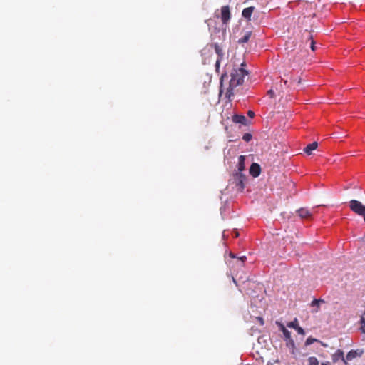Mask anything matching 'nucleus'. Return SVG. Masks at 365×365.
<instances>
[{"label": "nucleus", "mask_w": 365, "mask_h": 365, "mask_svg": "<svg viewBox=\"0 0 365 365\" xmlns=\"http://www.w3.org/2000/svg\"><path fill=\"white\" fill-rule=\"evenodd\" d=\"M299 326L298 320L295 318L293 321L287 324V327L289 328L296 329Z\"/></svg>", "instance_id": "a211bd4d"}, {"label": "nucleus", "mask_w": 365, "mask_h": 365, "mask_svg": "<svg viewBox=\"0 0 365 365\" xmlns=\"http://www.w3.org/2000/svg\"><path fill=\"white\" fill-rule=\"evenodd\" d=\"M321 365H330V363L329 362H324V363H322Z\"/></svg>", "instance_id": "7c9ffc66"}, {"label": "nucleus", "mask_w": 365, "mask_h": 365, "mask_svg": "<svg viewBox=\"0 0 365 365\" xmlns=\"http://www.w3.org/2000/svg\"><path fill=\"white\" fill-rule=\"evenodd\" d=\"M227 257H230L231 259L237 258L241 260L242 262H244L246 259L245 256H238L236 252H228L227 255L225 256V258Z\"/></svg>", "instance_id": "4468645a"}, {"label": "nucleus", "mask_w": 365, "mask_h": 365, "mask_svg": "<svg viewBox=\"0 0 365 365\" xmlns=\"http://www.w3.org/2000/svg\"><path fill=\"white\" fill-rule=\"evenodd\" d=\"M252 135L250 133H245L242 136V140L245 142H249L252 140Z\"/></svg>", "instance_id": "4be33fe9"}, {"label": "nucleus", "mask_w": 365, "mask_h": 365, "mask_svg": "<svg viewBox=\"0 0 365 365\" xmlns=\"http://www.w3.org/2000/svg\"><path fill=\"white\" fill-rule=\"evenodd\" d=\"M213 47L215 48V53L217 55V59L222 60V58L224 57V53H223L222 48L217 43L213 44Z\"/></svg>", "instance_id": "1a4fd4ad"}, {"label": "nucleus", "mask_w": 365, "mask_h": 365, "mask_svg": "<svg viewBox=\"0 0 365 365\" xmlns=\"http://www.w3.org/2000/svg\"><path fill=\"white\" fill-rule=\"evenodd\" d=\"M267 95H269L271 98L274 96V92L272 89H270L267 91Z\"/></svg>", "instance_id": "bb28decb"}, {"label": "nucleus", "mask_w": 365, "mask_h": 365, "mask_svg": "<svg viewBox=\"0 0 365 365\" xmlns=\"http://www.w3.org/2000/svg\"><path fill=\"white\" fill-rule=\"evenodd\" d=\"M308 39H309L311 41V43H310V48L312 49V51H314L316 50V46H315V42L313 40V36L312 34H308Z\"/></svg>", "instance_id": "6ab92c4d"}, {"label": "nucleus", "mask_w": 365, "mask_h": 365, "mask_svg": "<svg viewBox=\"0 0 365 365\" xmlns=\"http://www.w3.org/2000/svg\"><path fill=\"white\" fill-rule=\"evenodd\" d=\"M284 84H285V85H287V80H284Z\"/></svg>", "instance_id": "473e14b6"}, {"label": "nucleus", "mask_w": 365, "mask_h": 365, "mask_svg": "<svg viewBox=\"0 0 365 365\" xmlns=\"http://www.w3.org/2000/svg\"><path fill=\"white\" fill-rule=\"evenodd\" d=\"M251 36V32L250 31H248L247 32L243 37H242L241 38H240L238 40V43H247L250 38Z\"/></svg>", "instance_id": "f3484780"}, {"label": "nucleus", "mask_w": 365, "mask_h": 365, "mask_svg": "<svg viewBox=\"0 0 365 365\" xmlns=\"http://www.w3.org/2000/svg\"><path fill=\"white\" fill-rule=\"evenodd\" d=\"M349 207L355 214L365 217V205H364L360 201L351 200L349 202Z\"/></svg>", "instance_id": "7ed1b4c3"}, {"label": "nucleus", "mask_w": 365, "mask_h": 365, "mask_svg": "<svg viewBox=\"0 0 365 365\" xmlns=\"http://www.w3.org/2000/svg\"><path fill=\"white\" fill-rule=\"evenodd\" d=\"M248 115L251 118H253L254 115H255V113L252 110H249L248 113H247Z\"/></svg>", "instance_id": "cd10ccee"}, {"label": "nucleus", "mask_w": 365, "mask_h": 365, "mask_svg": "<svg viewBox=\"0 0 365 365\" xmlns=\"http://www.w3.org/2000/svg\"><path fill=\"white\" fill-rule=\"evenodd\" d=\"M220 18L223 24H227L230 20L231 14L229 6H223L221 7Z\"/></svg>", "instance_id": "20e7f679"}, {"label": "nucleus", "mask_w": 365, "mask_h": 365, "mask_svg": "<svg viewBox=\"0 0 365 365\" xmlns=\"http://www.w3.org/2000/svg\"><path fill=\"white\" fill-rule=\"evenodd\" d=\"M309 365H319L318 359L314 356H311L308 359Z\"/></svg>", "instance_id": "aec40b11"}, {"label": "nucleus", "mask_w": 365, "mask_h": 365, "mask_svg": "<svg viewBox=\"0 0 365 365\" xmlns=\"http://www.w3.org/2000/svg\"><path fill=\"white\" fill-rule=\"evenodd\" d=\"M241 66V68L232 71L231 78L226 88L223 86V81L225 78H227V75L222 74L220 77V94L225 91V97L229 100H231V98L234 96L236 88L243 84L245 76L248 75V71L243 68L245 64L242 63Z\"/></svg>", "instance_id": "f257e3e1"}, {"label": "nucleus", "mask_w": 365, "mask_h": 365, "mask_svg": "<svg viewBox=\"0 0 365 365\" xmlns=\"http://www.w3.org/2000/svg\"><path fill=\"white\" fill-rule=\"evenodd\" d=\"M318 143L317 142H313L312 143H310L307 145L304 148V151L307 155H311L312 152L317 148Z\"/></svg>", "instance_id": "6e6552de"}, {"label": "nucleus", "mask_w": 365, "mask_h": 365, "mask_svg": "<svg viewBox=\"0 0 365 365\" xmlns=\"http://www.w3.org/2000/svg\"><path fill=\"white\" fill-rule=\"evenodd\" d=\"M301 83H302V79H301V78H299V79L297 80V84L299 85Z\"/></svg>", "instance_id": "c756f323"}, {"label": "nucleus", "mask_w": 365, "mask_h": 365, "mask_svg": "<svg viewBox=\"0 0 365 365\" xmlns=\"http://www.w3.org/2000/svg\"><path fill=\"white\" fill-rule=\"evenodd\" d=\"M221 61H222V60H220V59H217L216 60V62H215V70H216L217 73L220 72V66Z\"/></svg>", "instance_id": "b1692460"}, {"label": "nucleus", "mask_w": 365, "mask_h": 365, "mask_svg": "<svg viewBox=\"0 0 365 365\" xmlns=\"http://www.w3.org/2000/svg\"><path fill=\"white\" fill-rule=\"evenodd\" d=\"M277 324L279 326L280 330L282 331L284 337L286 339H290L291 337V334L290 332L285 328V327L283 325V324L280 323V322H276Z\"/></svg>", "instance_id": "f8f14e48"}, {"label": "nucleus", "mask_w": 365, "mask_h": 365, "mask_svg": "<svg viewBox=\"0 0 365 365\" xmlns=\"http://www.w3.org/2000/svg\"><path fill=\"white\" fill-rule=\"evenodd\" d=\"M315 341H319L317 339H316L312 338V337H309V338L307 339V340L305 341V345L306 346H309V345L312 344Z\"/></svg>", "instance_id": "412c9836"}, {"label": "nucleus", "mask_w": 365, "mask_h": 365, "mask_svg": "<svg viewBox=\"0 0 365 365\" xmlns=\"http://www.w3.org/2000/svg\"><path fill=\"white\" fill-rule=\"evenodd\" d=\"M245 158L244 155H240L239 157V161H238V165H237L238 171L237 173H242L245 170Z\"/></svg>", "instance_id": "9b49d317"}, {"label": "nucleus", "mask_w": 365, "mask_h": 365, "mask_svg": "<svg viewBox=\"0 0 365 365\" xmlns=\"http://www.w3.org/2000/svg\"><path fill=\"white\" fill-rule=\"evenodd\" d=\"M295 330L297 331V333H298L299 334H301V335H304V334H305V331H304V330L301 327H299V326H298V327L295 329Z\"/></svg>", "instance_id": "393cba45"}, {"label": "nucleus", "mask_w": 365, "mask_h": 365, "mask_svg": "<svg viewBox=\"0 0 365 365\" xmlns=\"http://www.w3.org/2000/svg\"><path fill=\"white\" fill-rule=\"evenodd\" d=\"M261 168L259 164L253 163L250 168V173L253 177L256 178L260 175Z\"/></svg>", "instance_id": "423d86ee"}, {"label": "nucleus", "mask_w": 365, "mask_h": 365, "mask_svg": "<svg viewBox=\"0 0 365 365\" xmlns=\"http://www.w3.org/2000/svg\"><path fill=\"white\" fill-rule=\"evenodd\" d=\"M364 237H365V234H364Z\"/></svg>", "instance_id": "f704fd0d"}, {"label": "nucleus", "mask_w": 365, "mask_h": 365, "mask_svg": "<svg viewBox=\"0 0 365 365\" xmlns=\"http://www.w3.org/2000/svg\"><path fill=\"white\" fill-rule=\"evenodd\" d=\"M256 319L259 322L260 325H264V319H263V318L262 317H257Z\"/></svg>", "instance_id": "a878e982"}, {"label": "nucleus", "mask_w": 365, "mask_h": 365, "mask_svg": "<svg viewBox=\"0 0 365 365\" xmlns=\"http://www.w3.org/2000/svg\"><path fill=\"white\" fill-rule=\"evenodd\" d=\"M245 175L242 173H235L230 180L237 191L242 192L245 188Z\"/></svg>", "instance_id": "f03ea898"}, {"label": "nucleus", "mask_w": 365, "mask_h": 365, "mask_svg": "<svg viewBox=\"0 0 365 365\" xmlns=\"http://www.w3.org/2000/svg\"><path fill=\"white\" fill-rule=\"evenodd\" d=\"M360 322L361 324V330L362 331L363 333H365V319L364 317H361Z\"/></svg>", "instance_id": "5701e85b"}, {"label": "nucleus", "mask_w": 365, "mask_h": 365, "mask_svg": "<svg viewBox=\"0 0 365 365\" xmlns=\"http://www.w3.org/2000/svg\"><path fill=\"white\" fill-rule=\"evenodd\" d=\"M331 358L333 362H336L339 360H342L345 364H346V361L344 356V352L341 349H338L334 354H333Z\"/></svg>", "instance_id": "0eeeda50"}, {"label": "nucleus", "mask_w": 365, "mask_h": 365, "mask_svg": "<svg viewBox=\"0 0 365 365\" xmlns=\"http://www.w3.org/2000/svg\"><path fill=\"white\" fill-rule=\"evenodd\" d=\"M298 215L302 219H309L312 216V211L309 210L307 208L302 207L297 211Z\"/></svg>", "instance_id": "39448f33"}, {"label": "nucleus", "mask_w": 365, "mask_h": 365, "mask_svg": "<svg viewBox=\"0 0 365 365\" xmlns=\"http://www.w3.org/2000/svg\"><path fill=\"white\" fill-rule=\"evenodd\" d=\"M321 303H324V299H314L312 302H311V306L312 307H316L317 309L314 310L315 312H317L319 311V304Z\"/></svg>", "instance_id": "2eb2a0df"}, {"label": "nucleus", "mask_w": 365, "mask_h": 365, "mask_svg": "<svg viewBox=\"0 0 365 365\" xmlns=\"http://www.w3.org/2000/svg\"><path fill=\"white\" fill-rule=\"evenodd\" d=\"M254 9L255 8L253 6H250L244 9L242 13V16L245 17V19H250L253 13Z\"/></svg>", "instance_id": "9d476101"}, {"label": "nucleus", "mask_w": 365, "mask_h": 365, "mask_svg": "<svg viewBox=\"0 0 365 365\" xmlns=\"http://www.w3.org/2000/svg\"><path fill=\"white\" fill-rule=\"evenodd\" d=\"M321 344H322V346H324V347H326V346H327V344H324V343H323V342H321Z\"/></svg>", "instance_id": "2f4dec72"}, {"label": "nucleus", "mask_w": 365, "mask_h": 365, "mask_svg": "<svg viewBox=\"0 0 365 365\" xmlns=\"http://www.w3.org/2000/svg\"><path fill=\"white\" fill-rule=\"evenodd\" d=\"M233 121L236 123L245 125L247 122V118L244 115H235L233 116Z\"/></svg>", "instance_id": "ddd939ff"}, {"label": "nucleus", "mask_w": 365, "mask_h": 365, "mask_svg": "<svg viewBox=\"0 0 365 365\" xmlns=\"http://www.w3.org/2000/svg\"><path fill=\"white\" fill-rule=\"evenodd\" d=\"M233 235L235 237H237L239 236V233L237 231H234L233 232Z\"/></svg>", "instance_id": "c85d7f7f"}, {"label": "nucleus", "mask_w": 365, "mask_h": 365, "mask_svg": "<svg viewBox=\"0 0 365 365\" xmlns=\"http://www.w3.org/2000/svg\"><path fill=\"white\" fill-rule=\"evenodd\" d=\"M357 352L355 350H351L346 356L345 360L346 361H351L354 358L357 356Z\"/></svg>", "instance_id": "dca6fc26"}, {"label": "nucleus", "mask_w": 365, "mask_h": 365, "mask_svg": "<svg viewBox=\"0 0 365 365\" xmlns=\"http://www.w3.org/2000/svg\"><path fill=\"white\" fill-rule=\"evenodd\" d=\"M232 280H233V282H234L235 283H236V281H235V278H232Z\"/></svg>", "instance_id": "72a5a7b5"}]
</instances>
